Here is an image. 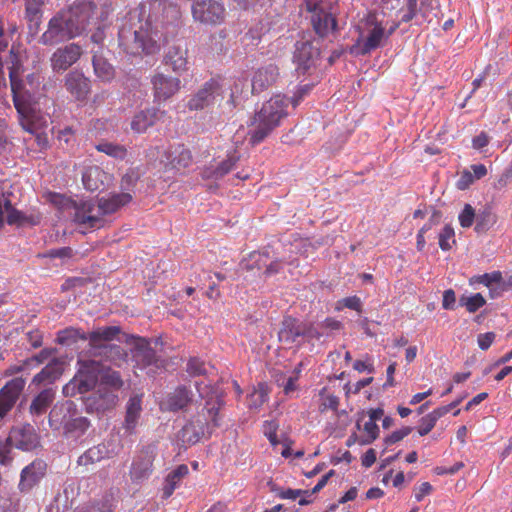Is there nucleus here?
I'll list each match as a JSON object with an SVG mask.
<instances>
[{
  "instance_id": "f257e3e1",
  "label": "nucleus",
  "mask_w": 512,
  "mask_h": 512,
  "mask_svg": "<svg viewBox=\"0 0 512 512\" xmlns=\"http://www.w3.org/2000/svg\"><path fill=\"white\" fill-rule=\"evenodd\" d=\"M96 8L93 2L83 0L66 10H60L49 20L39 42L43 45H56L80 36L92 23Z\"/></svg>"
},
{
  "instance_id": "f03ea898",
  "label": "nucleus",
  "mask_w": 512,
  "mask_h": 512,
  "mask_svg": "<svg viewBox=\"0 0 512 512\" xmlns=\"http://www.w3.org/2000/svg\"><path fill=\"white\" fill-rule=\"evenodd\" d=\"M132 201L127 192L110 194L97 200V207L90 200L73 202L74 221L85 228H100L104 224V215L117 212L121 207Z\"/></svg>"
},
{
  "instance_id": "7ed1b4c3",
  "label": "nucleus",
  "mask_w": 512,
  "mask_h": 512,
  "mask_svg": "<svg viewBox=\"0 0 512 512\" xmlns=\"http://www.w3.org/2000/svg\"><path fill=\"white\" fill-rule=\"evenodd\" d=\"M288 104L289 99L280 94L274 95L262 104L260 110L255 113L248 132L252 145L264 141L280 125L282 119L288 115Z\"/></svg>"
},
{
  "instance_id": "20e7f679",
  "label": "nucleus",
  "mask_w": 512,
  "mask_h": 512,
  "mask_svg": "<svg viewBox=\"0 0 512 512\" xmlns=\"http://www.w3.org/2000/svg\"><path fill=\"white\" fill-rule=\"evenodd\" d=\"M147 23L143 24H124L118 32L119 45L123 50L131 55L137 54H155L159 50V46L153 40L146 28Z\"/></svg>"
},
{
  "instance_id": "39448f33",
  "label": "nucleus",
  "mask_w": 512,
  "mask_h": 512,
  "mask_svg": "<svg viewBox=\"0 0 512 512\" xmlns=\"http://www.w3.org/2000/svg\"><path fill=\"white\" fill-rule=\"evenodd\" d=\"M9 79L13 103L19 114L20 125L25 131L36 134L38 129L37 115L23 92L24 86L20 78V65L18 63H14L9 69Z\"/></svg>"
},
{
  "instance_id": "423d86ee",
  "label": "nucleus",
  "mask_w": 512,
  "mask_h": 512,
  "mask_svg": "<svg viewBox=\"0 0 512 512\" xmlns=\"http://www.w3.org/2000/svg\"><path fill=\"white\" fill-rule=\"evenodd\" d=\"M359 36L355 43L349 47V53L353 56H364L380 47L385 38V28L378 22L375 16H369L358 26Z\"/></svg>"
},
{
  "instance_id": "0eeeda50",
  "label": "nucleus",
  "mask_w": 512,
  "mask_h": 512,
  "mask_svg": "<svg viewBox=\"0 0 512 512\" xmlns=\"http://www.w3.org/2000/svg\"><path fill=\"white\" fill-rule=\"evenodd\" d=\"M79 369L74 378L64 386L66 395L74 396L91 391L97 384L101 364L95 360H78Z\"/></svg>"
},
{
  "instance_id": "6e6552de",
  "label": "nucleus",
  "mask_w": 512,
  "mask_h": 512,
  "mask_svg": "<svg viewBox=\"0 0 512 512\" xmlns=\"http://www.w3.org/2000/svg\"><path fill=\"white\" fill-rule=\"evenodd\" d=\"M306 10L311 14L310 22L316 35L327 38L338 30L335 15L321 1L306 0Z\"/></svg>"
},
{
  "instance_id": "1a4fd4ad",
  "label": "nucleus",
  "mask_w": 512,
  "mask_h": 512,
  "mask_svg": "<svg viewBox=\"0 0 512 512\" xmlns=\"http://www.w3.org/2000/svg\"><path fill=\"white\" fill-rule=\"evenodd\" d=\"M119 333L120 328L117 326L100 327L87 334V340L92 350H105V354L108 350L111 354L117 356L118 359L125 360L127 357L125 351L119 345L109 344Z\"/></svg>"
},
{
  "instance_id": "9d476101",
  "label": "nucleus",
  "mask_w": 512,
  "mask_h": 512,
  "mask_svg": "<svg viewBox=\"0 0 512 512\" xmlns=\"http://www.w3.org/2000/svg\"><path fill=\"white\" fill-rule=\"evenodd\" d=\"M156 454L157 448L153 444L143 446L137 452L129 470V476L132 482L141 483L151 476Z\"/></svg>"
},
{
  "instance_id": "9b49d317",
  "label": "nucleus",
  "mask_w": 512,
  "mask_h": 512,
  "mask_svg": "<svg viewBox=\"0 0 512 512\" xmlns=\"http://www.w3.org/2000/svg\"><path fill=\"white\" fill-rule=\"evenodd\" d=\"M192 15L200 23L218 25L224 21L226 9L219 1L201 0L192 5Z\"/></svg>"
},
{
  "instance_id": "f8f14e48",
  "label": "nucleus",
  "mask_w": 512,
  "mask_h": 512,
  "mask_svg": "<svg viewBox=\"0 0 512 512\" xmlns=\"http://www.w3.org/2000/svg\"><path fill=\"white\" fill-rule=\"evenodd\" d=\"M222 405L223 401L221 398H211L206 401L205 407L202 411L191 419L197 427L202 428L207 438H209L213 431L220 426L221 416L219 411Z\"/></svg>"
},
{
  "instance_id": "ddd939ff",
  "label": "nucleus",
  "mask_w": 512,
  "mask_h": 512,
  "mask_svg": "<svg viewBox=\"0 0 512 512\" xmlns=\"http://www.w3.org/2000/svg\"><path fill=\"white\" fill-rule=\"evenodd\" d=\"M48 464L41 458L34 459L20 472L18 490L21 493H30L46 477Z\"/></svg>"
},
{
  "instance_id": "4468645a",
  "label": "nucleus",
  "mask_w": 512,
  "mask_h": 512,
  "mask_svg": "<svg viewBox=\"0 0 512 512\" xmlns=\"http://www.w3.org/2000/svg\"><path fill=\"white\" fill-rule=\"evenodd\" d=\"M150 82L154 101L157 103L168 101L181 89V80L178 77L169 76L159 71L151 76Z\"/></svg>"
},
{
  "instance_id": "2eb2a0df",
  "label": "nucleus",
  "mask_w": 512,
  "mask_h": 512,
  "mask_svg": "<svg viewBox=\"0 0 512 512\" xmlns=\"http://www.w3.org/2000/svg\"><path fill=\"white\" fill-rule=\"evenodd\" d=\"M7 438L13 447L22 451H33L40 446V437L29 423L13 426Z\"/></svg>"
},
{
  "instance_id": "dca6fc26",
  "label": "nucleus",
  "mask_w": 512,
  "mask_h": 512,
  "mask_svg": "<svg viewBox=\"0 0 512 512\" xmlns=\"http://www.w3.org/2000/svg\"><path fill=\"white\" fill-rule=\"evenodd\" d=\"M25 384V379L16 377L8 381L0 389V427L4 425L6 416L15 406L24 390Z\"/></svg>"
},
{
  "instance_id": "f3484780",
  "label": "nucleus",
  "mask_w": 512,
  "mask_h": 512,
  "mask_svg": "<svg viewBox=\"0 0 512 512\" xmlns=\"http://www.w3.org/2000/svg\"><path fill=\"white\" fill-rule=\"evenodd\" d=\"M83 48L78 43H69L57 48L50 57L51 69L64 72L72 67L83 55Z\"/></svg>"
},
{
  "instance_id": "a211bd4d",
  "label": "nucleus",
  "mask_w": 512,
  "mask_h": 512,
  "mask_svg": "<svg viewBox=\"0 0 512 512\" xmlns=\"http://www.w3.org/2000/svg\"><path fill=\"white\" fill-rule=\"evenodd\" d=\"M220 97L222 99V87L215 79L205 82L202 87L188 101L191 111H199L210 107Z\"/></svg>"
},
{
  "instance_id": "6ab92c4d",
  "label": "nucleus",
  "mask_w": 512,
  "mask_h": 512,
  "mask_svg": "<svg viewBox=\"0 0 512 512\" xmlns=\"http://www.w3.org/2000/svg\"><path fill=\"white\" fill-rule=\"evenodd\" d=\"M132 360L135 367L139 369L149 368L150 372H155L157 369L164 368L165 361L156 355V351L149 346L146 341L137 343L132 351Z\"/></svg>"
},
{
  "instance_id": "aec40b11",
  "label": "nucleus",
  "mask_w": 512,
  "mask_h": 512,
  "mask_svg": "<svg viewBox=\"0 0 512 512\" xmlns=\"http://www.w3.org/2000/svg\"><path fill=\"white\" fill-rule=\"evenodd\" d=\"M64 87L79 102L86 101L91 90L90 80L78 70H72L66 74Z\"/></svg>"
},
{
  "instance_id": "412c9836",
  "label": "nucleus",
  "mask_w": 512,
  "mask_h": 512,
  "mask_svg": "<svg viewBox=\"0 0 512 512\" xmlns=\"http://www.w3.org/2000/svg\"><path fill=\"white\" fill-rule=\"evenodd\" d=\"M319 54V50L310 41H297L293 55L296 70L305 74L314 65Z\"/></svg>"
},
{
  "instance_id": "4be33fe9",
  "label": "nucleus",
  "mask_w": 512,
  "mask_h": 512,
  "mask_svg": "<svg viewBox=\"0 0 512 512\" xmlns=\"http://www.w3.org/2000/svg\"><path fill=\"white\" fill-rule=\"evenodd\" d=\"M165 160H162L166 169L181 170L192 164L191 151L183 144L170 146L164 153Z\"/></svg>"
},
{
  "instance_id": "5701e85b",
  "label": "nucleus",
  "mask_w": 512,
  "mask_h": 512,
  "mask_svg": "<svg viewBox=\"0 0 512 512\" xmlns=\"http://www.w3.org/2000/svg\"><path fill=\"white\" fill-rule=\"evenodd\" d=\"M166 114L165 110L156 107L140 110L131 120V129L136 133H144L148 128L165 118Z\"/></svg>"
},
{
  "instance_id": "b1692460",
  "label": "nucleus",
  "mask_w": 512,
  "mask_h": 512,
  "mask_svg": "<svg viewBox=\"0 0 512 512\" xmlns=\"http://www.w3.org/2000/svg\"><path fill=\"white\" fill-rule=\"evenodd\" d=\"M112 175L99 166H89L82 175L84 187L89 191L104 190L112 182Z\"/></svg>"
},
{
  "instance_id": "393cba45",
  "label": "nucleus",
  "mask_w": 512,
  "mask_h": 512,
  "mask_svg": "<svg viewBox=\"0 0 512 512\" xmlns=\"http://www.w3.org/2000/svg\"><path fill=\"white\" fill-rule=\"evenodd\" d=\"M163 64L175 74L182 75L188 71V49L179 45L168 48L163 57Z\"/></svg>"
},
{
  "instance_id": "a878e982",
  "label": "nucleus",
  "mask_w": 512,
  "mask_h": 512,
  "mask_svg": "<svg viewBox=\"0 0 512 512\" xmlns=\"http://www.w3.org/2000/svg\"><path fill=\"white\" fill-rule=\"evenodd\" d=\"M279 76L278 67L274 64H268L259 68L252 78L253 93H260L272 86Z\"/></svg>"
},
{
  "instance_id": "bb28decb",
  "label": "nucleus",
  "mask_w": 512,
  "mask_h": 512,
  "mask_svg": "<svg viewBox=\"0 0 512 512\" xmlns=\"http://www.w3.org/2000/svg\"><path fill=\"white\" fill-rule=\"evenodd\" d=\"M142 412V396L133 395L126 404L123 428L129 435L135 433Z\"/></svg>"
},
{
  "instance_id": "cd10ccee",
  "label": "nucleus",
  "mask_w": 512,
  "mask_h": 512,
  "mask_svg": "<svg viewBox=\"0 0 512 512\" xmlns=\"http://www.w3.org/2000/svg\"><path fill=\"white\" fill-rule=\"evenodd\" d=\"M191 402V391L185 386H179L168 394L161 406L168 411L176 412L185 409Z\"/></svg>"
},
{
  "instance_id": "c85d7f7f",
  "label": "nucleus",
  "mask_w": 512,
  "mask_h": 512,
  "mask_svg": "<svg viewBox=\"0 0 512 512\" xmlns=\"http://www.w3.org/2000/svg\"><path fill=\"white\" fill-rule=\"evenodd\" d=\"M306 326L298 323L293 318L285 319L279 336L285 342L294 343L299 337L309 334Z\"/></svg>"
},
{
  "instance_id": "c756f323",
  "label": "nucleus",
  "mask_w": 512,
  "mask_h": 512,
  "mask_svg": "<svg viewBox=\"0 0 512 512\" xmlns=\"http://www.w3.org/2000/svg\"><path fill=\"white\" fill-rule=\"evenodd\" d=\"M62 371V363L55 358L33 377L32 383L40 385L45 382H53L61 376Z\"/></svg>"
},
{
  "instance_id": "7c9ffc66",
  "label": "nucleus",
  "mask_w": 512,
  "mask_h": 512,
  "mask_svg": "<svg viewBox=\"0 0 512 512\" xmlns=\"http://www.w3.org/2000/svg\"><path fill=\"white\" fill-rule=\"evenodd\" d=\"M118 402V395L105 387L99 388L97 395L93 398L95 409L98 412H105L113 409Z\"/></svg>"
},
{
  "instance_id": "2f4dec72",
  "label": "nucleus",
  "mask_w": 512,
  "mask_h": 512,
  "mask_svg": "<svg viewBox=\"0 0 512 512\" xmlns=\"http://www.w3.org/2000/svg\"><path fill=\"white\" fill-rule=\"evenodd\" d=\"M54 392L52 389H44L32 400L29 412L32 415L40 416L44 414L54 400Z\"/></svg>"
},
{
  "instance_id": "473e14b6",
  "label": "nucleus",
  "mask_w": 512,
  "mask_h": 512,
  "mask_svg": "<svg viewBox=\"0 0 512 512\" xmlns=\"http://www.w3.org/2000/svg\"><path fill=\"white\" fill-rule=\"evenodd\" d=\"M237 160L238 158L235 155H228L217 167L206 168L203 171V177L206 179H221L233 169Z\"/></svg>"
},
{
  "instance_id": "72a5a7b5",
  "label": "nucleus",
  "mask_w": 512,
  "mask_h": 512,
  "mask_svg": "<svg viewBox=\"0 0 512 512\" xmlns=\"http://www.w3.org/2000/svg\"><path fill=\"white\" fill-rule=\"evenodd\" d=\"M25 2V18L29 22L30 29L32 25L37 29L42 18V7L44 0H24Z\"/></svg>"
},
{
  "instance_id": "f704fd0d",
  "label": "nucleus",
  "mask_w": 512,
  "mask_h": 512,
  "mask_svg": "<svg viewBox=\"0 0 512 512\" xmlns=\"http://www.w3.org/2000/svg\"><path fill=\"white\" fill-rule=\"evenodd\" d=\"M179 438L184 444L194 445L201 439L207 437L205 436L202 428L197 427V425L190 420L180 431Z\"/></svg>"
},
{
  "instance_id": "c9c22d12",
  "label": "nucleus",
  "mask_w": 512,
  "mask_h": 512,
  "mask_svg": "<svg viewBox=\"0 0 512 512\" xmlns=\"http://www.w3.org/2000/svg\"><path fill=\"white\" fill-rule=\"evenodd\" d=\"M78 340H87V334L78 328L68 327L57 333L56 341L60 345L71 346L77 343Z\"/></svg>"
},
{
  "instance_id": "e433bc0d",
  "label": "nucleus",
  "mask_w": 512,
  "mask_h": 512,
  "mask_svg": "<svg viewBox=\"0 0 512 512\" xmlns=\"http://www.w3.org/2000/svg\"><path fill=\"white\" fill-rule=\"evenodd\" d=\"M92 63L94 72L98 78L102 79L103 81H109L113 78L114 69L105 59L95 53L93 55Z\"/></svg>"
},
{
  "instance_id": "4c0bfd02",
  "label": "nucleus",
  "mask_w": 512,
  "mask_h": 512,
  "mask_svg": "<svg viewBox=\"0 0 512 512\" xmlns=\"http://www.w3.org/2000/svg\"><path fill=\"white\" fill-rule=\"evenodd\" d=\"M105 455V447L98 445L93 446L89 448L86 452H84L79 458H78V465L80 466H88L91 464H94L96 462H99L104 458Z\"/></svg>"
},
{
  "instance_id": "58836bf2",
  "label": "nucleus",
  "mask_w": 512,
  "mask_h": 512,
  "mask_svg": "<svg viewBox=\"0 0 512 512\" xmlns=\"http://www.w3.org/2000/svg\"><path fill=\"white\" fill-rule=\"evenodd\" d=\"M99 152L105 153L116 159H124L127 156V149L123 145L103 141L96 145Z\"/></svg>"
},
{
  "instance_id": "ea45409f",
  "label": "nucleus",
  "mask_w": 512,
  "mask_h": 512,
  "mask_svg": "<svg viewBox=\"0 0 512 512\" xmlns=\"http://www.w3.org/2000/svg\"><path fill=\"white\" fill-rule=\"evenodd\" d=\"M268 400V388L264 383H259L257 388L249 395L248 405L251 409H259Z\"/></svg>"
},
{
  "instance_id": "a19ab883",
  "label": "nucleus",
  "mask_w": 512,
  "mask_h": 512,
  "mask_svg": "<svg viewBox=\"0 0 512 512\" xmlns=\"http://www.w3.org/2000/svg\"><path fill=\"white\" fill-rule=\"evenodd\" d=\"M124 385L121 375L118 371L108 369L101 376V386L111 388L114 391L120 390Z\"/></svg>"
},
{
  "instance_id": "79ce46f5",
  "label": "nucleus",
  "mask_w": 512,
  "mask_h": 512,
  "mask_svg": "<svg viewBox=\"0 0 512 512\" xmlns=\"http://www.w3.org/2000/svg\"><path fill=\"white\" fill-rule=\"evenodd\" d=\"M502 273L500 271H493L481 275H474L469 279V285L482 284L485 287H490L495 283L501 282Z\"/></svg>"
},
{
  "instance_id": "37998d69",
  "label": "nucleus",
  "mask_w": 512,
  "mask_h": 512,
  "mask_svg": "<svg viewBox=\"0 0 512 512\" xmlns=\"http://www.w3.org/2000/svg\"><path fill=\"white\" fill-rule=\"evenodd\" d=\"M461 306L469 313H475L486 304V299L481 293H475L469 297L462 296L459 300Z\"/></svg>"
},
{
  "instance_id": "c03bdc74",
  "label": "nucleus",
  "mask_w": 512,
  "mask_h": 512,
  "mask_svg": "<svg viewBox=\"0 0 512 512\" xmlns=\"http://www.w3.org/2000/svg\"><path fill=\"white\" fill-rule=\"evenodd\" d=\"M4 213H7L6 221L9 225H21L26 221V216L19 210L15 209L11 201L8 199L4 200Z\"/></svg>"
},
{
  "instance_id": "a18cd8bd",
  "label": "nucleus",
  "mask_w": 512,
  "mask_h": 512,
  "mask_svg": "<svg viewBox=\"0 0 512 512\" xmlns=\"http://www.w3.org/2000/svg\"><path fill=\"white\" fill-rule=\"evenodd\" d=\"M455 232L451 225H445L439 234V247L443 251L450 250L455 243Z\"/></svg>"
},
{
  "instance_id": "49530a36",
  "label": "nucleus",
  "mask_w": 512,
  "mask_h": 512,
  "mask_svg": "<svg viewBox=\"0 0 512 512\" xmlns=\"http://www.w3.org/2000/svg\"><path fill=\"white\" fill-rule=\"evenodd\" d=\"M363 429L364 432L366 433V436L360 438L359 444L368 445L377 439L379 435V427L376 423H374L373 421H367L365 422Z\"/></svg>"
},
{
  "instance_id": "de8ad7c7",
  "label": "nucleus",
  "mask_w": 512,
  "mask_h": 512,
  "mask_svg": "<svg viewBox=\"0 0 512 512\" xmlns=\"http://www.w3.org/2000/svg\"><path fill=\"white\" fill-rule=\"evenodd\" d=\"M12 444L8 441H0V465L10 466L13 462Z\"/></svg>"
},
{
  "instance_id": "09e8293b",
  "label": "nucleus",
  "mask_w": 512,
  "mask_h": 512,
  "mask_svg": "<svg viewBox=\"0 0 512 512\" xmlns=\"http://www.w3.org/2000/svg\"><path fill=\"white\" fill-rule=\"evenodd\" d=\"M187 372L191 376H199L206 373L205 362L197 357H192L187 363Z\"/></svg>"
},
{
  "instance_id": "8fccbe9b",
  "label": "nucleus",
  "mask_w": 512,
  "mask_h": 512,
  "mask_svg": "<svg viewBox=\"0 0 512 512\" xmlns=\"http://www.w3.org/2000/svg\"><path fill=\"white\" fill-rule=\"evenodd\" d=\"M436 423L437 422L434 420V418L428 413L420 419L419 425L417 427V433L419 436H425L429 434L435 427Z\"/></svg>"
},
{
  "instance_id": "3c124183",
  "label": "nucleus",
  "mask_w": 512,
  "mask_h": 512,
  "mask_svg": "<svg viewBox=\"0 0 512 512\" xmlns=\"http://www.w3.org/2000/svg\"><path fill=\"white\" fill-rule=\"evenodd\" d=\"M189 473L188 466L185 464H181L177 466L173 471H171L165 479L167 481L172 482L178 487L182 478H184Z\"/></svg>"
},
{
  "instance_id": "603ef678",
  "label": "nucleus",
  "mask_w": 512,
  "mask_h": 512,
  "mask_svg": "<svg viewBox=\"0 0 512 512\" xmlns=\"http://www.w3.org/2000/svg\"><path fill=\"white\" fill-rule=\"evenodd\" d=\"M475 218V211L473 207L469 204H466L462 212L460 213L458 219L459 223L463 228H468L473 224Z\"/></svg>"
},
{
  "instance_id": "864d4df0",
  "label": "nucleus",
  "mask_w": 512,
  "mask_h": 512,
  "mask_svg": "<svg viewBox=\"0 0 512 512\" xmlns=\"http://www.w3.org/2000/svg\"><path fill=\"white\" fill-rule=\"evenodd\" d=\"M412 430H413L412 427L405 426V427H402L399 430H396V431L392 432L390 435H388L385 438V440H384L385 444L386 445H392V444H395V443L401 441L406 436H408L412 432Z\"/></svg>"
},
{
  "instance_id": "5fc2aeb1",
  "label": "nucleus",
  "mask_w": 512,
  "mask_h": 512,
  "mask_svg": "<svg viewBox=\"0 0 512 512\" xmlns=\"http://www.w3.org/2000/svg\"><path fill=\"white\" fill-rule=\"evenodd\" d=\"M442 218V213L439 210H433L432 215L428 219V221L421 227L418 231L419 233L426 234L429 230H431L434 226L440 224Z\"/></svg>"
},
{
  "instance_id": "6e6d98bb",
  "label": "nucleus",
  "mask_w": 512,
  "mask_h": 512,
  "mask_svg": "<svg viewBox=\"0 0 512 512\" xmlns=\"http://www.w3.org/2000/svg\"><path fill=\"white\" fill-rule=\"evenodd\" d=\"M28 343L32 348L36 349L43 344V333L39 329H34L26 333Z\"/></svg>"
},
{
  "instance_id": "4d7b16f0",
  "label": "nucleus",
  "mask_w": 512,
  "mask_h": 512,
  "mask_svg": "<svg viewBox=\"0 0 512 512\" xmlns=\"http://www.w3.org/2000/svg\"><path fill=\"white\" fill-rule=\"evenodd\" d=\"M473 182V174L469 170H464L456 182V187L459 190H466L473 184Z\"/></svg>"
},
{
  "instance_id": "13d9d810",
  "label": "nucleus",
  "mask_w": 512,
  "mask_h": 512,
  "mask_svg": "<svg viewBox=\"0 0 512 512\" xmlns=\"http://www.w3.org/2000/svg\"><path fill=\"white\" fill-rule=\"evenodd\" d=\"M496 338V334L494 332H486L479 334L477 337V343L481 350H487L490 348L492 343Z\"/></svg>"
},
{
  "instance_id": "bf43d9fd",
  "label": "nucleus",
  "mask_w": 512,
  "mask_h": 512,
  "mask_svg": "<svg viewBox=\"0 0 512 512\" xmlns=\"http://www.w3.org/2000/svg\"><path fill=\"white\" fill-rule=\"evenodd\" d=\"M407 9L406 12L401 17V22L408 23L410 22L416 15L417 12V0H409L405 2Z\"/></svg>"
},
{
  "instance_id": "052dcab7",
  "label": "nucleus",
  "mask_w": 512,
  "mask_h": 512,
  "mask_svg": "<svg viewBox=\"0 0 512 512\" xmlns=\"http://www.w3.org/2000/svg\"><path fill=\"white\" fill-rule=\"evenodd\" d=\"M456 295L454 290L448 289L443 293L442 307L446 310H453L455 308Z\"/></svg>"
},
{
  "instance_id": "680f3d73",
  "label": "nucleus",
  "mask_w": 512,
  "mask_h": 512,
  "mask_svg": "<svg viewBox=\"0 0 512 512\" xmlns=\"http://www.w3.org/2000/svg\"><path fill=\"white\" fill-rule=\"evenodd\" d=\"M344 307L360 312L362 308V303L359 297L350 296L339 301Z\"/></svg>"
},
{
  "instance_id": "e2e57ef3",
  "label": "nucleus",
  "mask_w": 512,
  "mask_h": 512,
  "mask_svg": "<svg viewBox=\"0 0 512 512\" xmlns=\"http://www.w3.org/2000/svg\"><path fill=\"white\" fill-rule=\"evenodd\" d=\"M51 354L52 350L45 348L41 350L37 355L27 359L26 363L28 365H31L33 363H35L36 365L42 364L51 356Z\"/></svg>"
},
{
  "instance_id": "0e129e2a",
  "label": "nucleus",
  "mask_w": 512,
  "mask_h": 512,
  "mask_svg": "<svg viewBox=\"0 0 512 512\" xmlns=\"http://www.w3.org/2000/svg\"><path fill=\"white\" fill-rule=\"evenodd\" d=\"M490 138L488 134L482 131L480 134L475 136L472 140V147L476 150H481L488 145Z\"/></svg>"
},
{
  "instance_id": "69168bd1",
  "label": "nucleus",
  "mask_w": 512,
  "mask_h": 512,
  "mask_svg": "<svg viewBox=\"0 0 512 512\" xmlns=\"http://www.w3.org/2000/svg\"><path fill=\"white\" fill-rule=\"evenodd\" d=\"M432 491V485L429 482H423L416 490H415V499L420 502L422 499L429 495Z\"/></svg>"
},
{
  "instance_id": "338daca9",
  "label": "nucleus",
  "mask_w": 512,
  "mask_h": 512,
  "mask_svg": "<svg viewBox=\"0 0 512 512\" xmlns=\"http://www.w3.org/2000/svg\"><path fill=\"white\" fill-rule=\"evenodd\" d=\"M279 425L275 420L265 421L263 424V433L269 438L277 434Z\"/></svg>"
},
{
  "instance_id": "774afa93",
  "label": "nucleus",
  "mask_w": 512,
  "mask_h": 512,
  "mask_svg": "<svg viewBox=\"0 0 512 512\" xmlns=\"http://www.w3.org/2000/svg\"><path fill=\"white\" fill-rule=\"evenodd\" d=\"M323 409H332L337 410L339 406V398L333 394H329L324 397L323 403H322Z\"/></svg>"
}]
</instances>
